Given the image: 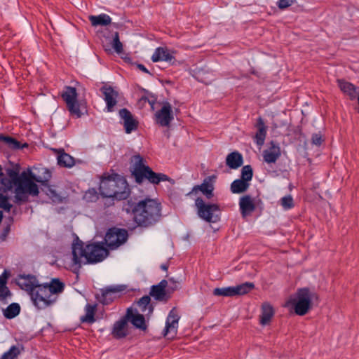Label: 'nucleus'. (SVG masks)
I'll return each instance as SVG.
<instances>
[{
    "mask_svg": "<svg viewBox=\"0 0 359 359\" xmlns=\"http://www.w3.org/2000/svg\"><path fill=\"white\" fill-rule=\"evenodd\" d=\"M43 191L50 199L55 203H62L63 199L66 198L65 194L59 191L54 186H46Z\"/></svg>",
    "mask_w": 359,
    "mask_h": 359,
    "instance_id": "nucleus-29",
    "label": "nucleus"
},
{
    "mask_svg": "<svg viewBox=\"0 0 359 359\" xmlns=\"http://www.w3.org/2000/svg\"><path fill=\"white\" fill-rule=\"evenodd\" d=\"M280 148L274 142H271V146L263 152V158L267 163H273L280 156Z\"/></svg>",
    "mask_w": 359,
    "mask_h": 359,
    "instance_id": "nucleus-21",
    "label": "nucleus"
},
{
    "mask_svg": "<svg viewBox=\"0 0 359 359\" xmlns=\"http://www.w3.org/2000/svg\"><path fill=\"white\" fill-rule=\"evenodd\" d=\"M252 283H244L236 286L215 288L213 294L216 296L234 297L244 295L254 288Z\"/></svg>",
    "mask_w": 359,
    "mask_h": 359,
    "instance_id": "nucleus-9",
    "label": "nucleus"
},
{
    "mask_svg": "<svg viewBox=\"0 0 359 359\" xmlns=\"http://www.w3.org/2000/svg\"><path fill=\"white\" fill-rule=\"evenodd\" d=\"M252 177V169L250 165H245L241 170V179L248 182Z\"/></svg>",
    "mask_w": 359,
    "mask_h": 359,
    "instance_id": "nucleus-42",
    "label": "nucleus"
},
{
    "mask_svg": "<svg viewBox=\"0 0 359 359\" xmlns=\"http://www.w3.org/2000/svg\"><path fill=\"white\" fill-rule=\"evenodd\" d=\"M149 104H150L151 106H153L154 102H150V101H149Z\"/></svg>",
    "mask_w": 359,
    "mask_h": 359,
    "instance_id": "nucleus-55",
    "label": "nucleus"
},
{
    "mask_svg": "<svg viewBox=\"0 0 359 359\" xmlns=\"http://www.w3.org/2000/svg\"><path fill=\"white\" fill-rule=\"evenodd\" d=\"M122 290L121 286H109L102 290V294L106 297L111 293H116Z\"/></svg>",
    "mask_w": 359,
    "mask_h": 359,
    "instance_id": "nucleus-46",
    "label": "nucleus"
},
{
    "mask_svg": "<svg viewBox=\"0 0 359 359\" xmlns=\"http://www.w3.org/2000/svg\"><path fill=\"white\" fill-rule=\"evenodd\" d=\"M8 179L15 182V200L16 203H25L28 201V196H36L39 191L36 184L28 177L27 172L24 171L20 175L15 170H8Z\"/></svg>",
    "mask_w": 359,
    "mask_h": 359,
    "instance_id": "nucleus-2",
    "label": "nucleus"
},
{
    "mask_svg": "<svg viewBox=\"0 0 359 359\" xmlns=\"http://www.w3.org/2000/svg\"><path fill=\"white\" fill-rule=\"evenodd\" d=\"M146 100H147V98H145V97H142V98L141 99V101H144V102H145Z\"/></svg>",
    "mask_w": 359,
    "mask_h": 359,
    "instance_id": "nucleus-54",
    "label": "nucleus"
},
{
    "mask_svg": "<svg viewBox=\"0 0 359 359\" xmlns=\"http://www.w3.org/2000/svg\"><path fill=\"white\" fill-rule=\"evenodd\" d=\"M273 314L274 311L273 307L269 303L263 304L262 306V315L260 316V323L262 325L269 324Z\"/></svg>",
    "mask_w": 359,
    "mask_h": 359,
    "instance_id": "nucleus-31",
    "label": "nucleus"
},
{
    "mask_svg": "<svg viewBox=\"0 0 359 359\" xmlns=\"http://www.w3.org/2000/svg\"><path fill=\"white\" fill-rule=\"evenodd\" d=\"M161 269H163V271H167V270H168V266L167 264H162V265L161 266Z\"/></svg>",
    "mask_w": 359,
    "mask_h": 359,
    "instance_id": "nucleus-50",
    "label": "nucleus"
},
{
    "mask_svg": "<svg viewBox=\"0 0 359 359\" xmlns=\"http://www.w3.org/2000/svg\"><path fill=\"white\" fill-rule=\"evenodd\" d=\"M274 128L277 127L276 124H274L273 126Z\"/></svg>",
    "mask_w": 359,
    "mask_h": 359,
    "instance_id": "nucleus-56",
    "label": "nucleus"
},
{
    "mask_svg": "<svg viewBox=\"0 0 359 359\" xmlns=\"http://www.w3.org/2000/svg\"><path fill=\"white\" fill-rule=\"evenodd\" d=\"M323 141L322 135L320 133H316L312 135L311 142L313 145L320 146Z\"/></svg>",
    "mask_w": 359,
    "mask_h": 359,
    "instance_id": "nucleus-48",
    "label": "nucleus"
},
{
    "mask_svg": "<svg viewBox=\"0 0 359 359\" xmlns=\"http://www.w3.org/2000/svg\"><path fill=\"white\" fill-rule=\"evenodd\" d=\"M48 290L53 294V297H56L58 293H60L64 290V284L58 279H53L50 284H48Z\"/></svg>",
    "mask_w": 359,
    "mask_h": 359,
    "instance_id": "nucleus-37",
    "label": "nucleus"
},
{
    "mask_svg": "<svg viewBox=\"0 0 359 359\" xmlns=\"http://www.w3.org/2000/svg\"><path fill=\"white\" fill-rule=\"evenodd\" d=\"M7 279L8 276L6 272H4L0 276V301H6L11 295L10 290L6 287Z\"/></svg>",
    "mask_w": 359,
    "mask_h": 359,
    "instance_id": "nucleus-33",
    "label": "nucleus"
},
{
    "mask_svg": "<svg viewBox=\"0 0 359 359\" xmlns=\"http://www.w3.org/2000/svg\"><path fill=\"white\" fill-rule=\"evenodd\" d=\"M88 18L93 27L107 26L111 22L110 16L104 13L98 15H90Z\"/></svg>",
    "mask_w": 359,
    "mask_h": 359,
    "instance_id": "nucleus-32",
    "label": "nucleus"
},
{
    "mask_svg": "<svg viewBox=\"0 0 359 359\" xmlns=\"http://www.w3.org/2000/svg\"><path fill=\"white\" fill-rule=\"evenodd\" d=\"M119 116L123 121L126 133H130L137 127V121L133 118L131 113L126 109H122L119 111Z\"/></svg>",
    "mask_w": 359,
    "mask_h": 359,
    "instance_id": "nucleus-19",
    "label": "nucleus"
},
{
    "mask_svg": "<svg viewBox=\"0 0 359 359\" xmlns=\"http://www.w3.org/2000/svg\"><path fill=\"white\" fill-rule=\"evenodd\" d=\"M137 67L144 72L149 73V71L142 65H138Z\"/></svg>",
    "mask_w": 359,
    "mask_h": 359,
    "instance_id": "nucleus-49",
    "label": "nucleus"
},
{
    "mask_svg": "<svg viewBox=\"0 0 359 359\" xmlns=\"http://www.w3.org/2000/svg\"><path fill=\"white\" fill-rule=\"evenodd\" d=\"M174 119L172 105L169 102H163L161 108L155 114V121L163 127H168Z\"/></svg>",
    "mask_w": 359,
    "mask_h": 359,
    "instance_id": "nucleus-11",
    "label": "nucleus"
},
{
    "mask_svg": "<svg viewBox=\"0 0 359 359\" xmlns=\"http://www.w3.org/2000/svg\"><path fill=\"white\" fill-rule=\"evenodd\" d=\"M31 299L35 306L42 309L53 304L56 301L57 297H53V294H51V292L48 290V284H39L34 291L32 292Z\"/></svg>",
    "mask_w": 359,
    "mask_h": 359,
    "instance_id": "nucleus-8",
    "label": "nucleus"
},
{
    "mask_svg": "<svg viewBox=\"0 0 359 359\" xmlns=\"http://www.w3.org/2000/svg\"><path fill=\"white\" fill-rule=\"evenodd\" d=\"M28 177L31 181L38 182H48L51 177V173L49 170L44 167L34 168L27 171Z\"/></svg>",
    "mask_w": 359,
    "mask_h": 359,
    "instance_id": "nucleus-17",
    "label": "nucleus"
},
{
    "mask_svg": "<svg viewBox=\"0 0 359 359\" xmlns=\"http://www.w3.org/2000/svg\"><path fill=\"white\" fill-rule=\"evenodd\" d=\"M128 334V322L126 319L117 321L113 328L112 334L116 338H123Z\"/></svg>",
    "mask_w": 359,
    "mask_h": 359,
    "instance_id": "nucleus-30",
    "label": "nucleus"
},
{
    "mask_svg": "<svg viewBox=\"0 0 359 359\" xmlns=\"http://www.w3.org/2000/svg\"><path fill=\"white\" fill-rule=\"evenodd\" d=\"M243 158L238 151H233L227 155L226 164L231 169H237L243 165Z\"/></svg>",
    "mask_w": 359,
    "mask_h": 359,
    "instance_id": "nucleus-27",
    "label": "nucleus"
},
{
    "mask_svg": "<svg viewBox=\"0 0 359 359\" xmlns=\"http://www.w3.org/2000/svg\"><path fill=\"white\" fill-rule=\"evenodd\" d=\"M168 281L162 280L151 288L150 295L157 301H166L170 298V289L166 290Z\"/></svg>",
    "mask_w": 359,
    "mask_h": 359,
    "instance_id": "nucleus-15",
    "label": "nucleus"
},
{
    "mask_svg": "<svg viewBox=\"0 0 359 359\" xmlns=\"http://www.w3.org/2000/svg\"><path fill=\"white\" fill-rule=\"evenodd\" d=\"M131 163V172L138 184H141L145 179L154 184H158L161 181L168 180L167 175L154 172L146 165L145 161L140 155L133 156Z\"/></svg>",
    "mask_w": 359,
    "mask_h": 359,
    "instance_id": "nucleus-5",
    "label": "nucleus"
},
{
    "mask_svg": "<svg viewBox=\"0 0 359 359\" xmlns=\"http://www.w3.org/2000/svg\"><path fill=\"white\" fill-rule=\"evenodd\" d=\"M104 95V100L107 104L108 111H114V107L116 105L118 99V92L110 86H104L101 88Z\"/></svg>",
    "mask_w": 359,
    "mask_h": 359,
    "instance_id": "nucleus-18",
    "label": "nucleus"
},
{
    "mask_svg": "<svg viewBox=\"0 0 359 359\" xmlns=\"http://www.w3.org/2000/svg\"><path fill=\"white\" fill-rule=\"evenodd\" d=\"M240 210L243 217L250 215L255 209L253 200L250 196H245L241 198L239 201Z\"/></svg>",
    "mask_w": 359,
    "mask_h": 359,
    "instance_id": "nucleus-24",
    "label": "nucleus"
},
{
    "mask_svg": "<svg viewBox=\"0 0 359 359\" xmlns=\"http://www.w3.org/2000/svg\"><path fill=\"white\" fill-rule=\"evenodd\" d=\"M16 283L21 289L27 291L30 296L39 285L36 277L31 275H20L16 279Z\"/></svg>",
    "mask_w": 359,
    "mask_h": 359,
    "instance_id": "nucleus-16",
    "label": "nucleus"
},
{
    "mask_svg": "<svg viewBox=\"0 0 359 359\" xmlns=\"http://www.w3.org/2000/svg\"><path fill=\"white\" fill-rule=\"evenodd\" d=\"M9 198L3 193L0 194V208L3 209L6 212H10L12 204L8 201Z\"/></svg>",
    "mask_w": 359,
    "mask_h": 359,
    "instance_id": "nucleus-41",
    "label": "nucleus"
},
{
    "mask_svg": "<svg viewBox=\"0 0 359 359\" xmlns=\"http://www.w3.org/2000/svg\"><path fill=\"white\" fill-rule=\"evenodd\" d=\"M215 176H209L203 180L201 185H197L193 187L192 190L187 194L188 196L196 194L199 191H201L208 198L212 196V191L214 189L213 182L215 181Z\"/></svg>",
    "mask_w": 359,
    "mask_h": 359,
    "instance_id": "nucleus-14",
    "label": "nucleus"
},
{
    "mask_svg": "<svg viewBox=\"0 0 359 359\" xmlns=\"http://www.w3.org/2000/svg\"><path fill=\"white\" fill-rule=\"evenodd\" d=\"M95 309L96 305L87 304L85 307L86 314L81 318V320L83 323H94Z\"/></svg>",
    "mask_w": 359,
    "mask_h": 359,
    "instance_id": "nucleus-36",
    "label": "nucleus"
},
{
    "mask_svg": "<svg viewBox=\"0 0 359 359\" xmlns=\"http://www.w3.org/2000/svg\"><path fill=\"white\" fill-rule=\"evenodd\" d=\"M150 302L151 299L149 296L146 295L140 298L137 303L139 308L137 312H141L142 314H144L145 316H149L154 311V307L150 304Z\"/></svg>",
    "mask_w": 359,
    "mask_h": 359,
    "instance_id": "nucleus-28",
    "label": "nucleus"
},
{
    "mask_svg": "<svg viewBox=\"0 0 359 359\" xmlns=\"http://www.w3.org/2000/svg\"><path fill=\"white\" fill-rule=\"evenodd\" d=\"M151 60L154 62L160 61L172 63L175 57L170 50L166 48H157L152 55Z\"/></svg>",
    "mask_w": 359,
    "mask_h": 359,
    "instance_id": "nucleus-20",
    "label": "nucleus"
},
{
    "mask_svg": "<svg viewBox=\"0 0 359 359\" xmlns=\"http://www.w3.org/2000/svg\"><path fill=\"white\" fill-rule=\"evenodd\" d=\"M57 159V163L61 166L70 168L74 165V158L65 152L59 153Z\"/></svg>",
    "mask_w": 359,
    "mask_h": 359,
    "instance_id": "nucleus-35",
    "label": "nucleus"
},
{
    "mask_svg": "<svg viewBox=\"0 0 359 359\" xmlns=\"http://www.w3.org/2000/svg\"><path fill=\"white\" fill-rule=\"evenodd\" d=\"M104 49L106 51H110V48L109 47H107L106 46H104Z\"/></svg>",
    "mask_w": 359,
    "mask_h": 359,
    "instance_id": "nucleus-51",
    "label": "nucleus"
},
{
    "mask_svg": "<svg viewBox=\"0 0 359 359\" xmlns=\"http://www.w3.org/2000/svg\"><path fill=\"white\" fill-rule=\"evenodd\" d=\"M0 142H4L10 149H18L21 148L20 143L18 140L11 137L4 136L2 135H0Z\"/></svg>",
    "mask_w": 359,
    "mask_h": 359,
    "instance_id": "nucleus-39",
    "label": "nucleus"
},
{
    "mask_svg": "<svg viewBox=\"0 0 359 359\" xmlns=\"http://www.w3.org/2000/svg\"><path fill=\"white\" fill-rule=\"evenodd\" d=\"M176 287H177L176 286L172 287L171 292H172L176 289Z\"/></svg>",
    "mask_w": 359,
    "mask_h": 359,
    "instance_id": "nucleus-53",
    "label": "nucleus"
},
{
    "mask_svg": "<svg viewBox=\"0 0 359 359\" xmlns=\"http://www.w3.org/2000/svg\"><path fill=\"white\" fill-rule=\"evenodd\" d=\"M180 317L175 308H173L169 313L164 330V335L173 338L176 336L178 328V323Z\"/></svg>",
    "mask_w": 359,
    "mask_h": 359,
    "instance_id": "nucleus-12",
    "label": "nucleus"
},
{
    "mask_svg": "<svg viewBox=\"0 0 359 359\" xmlns=\"http://www.w3.org/2000/svg\"><path fill=\"white\" fill-rule=\"evenodd\" d=\"M294 4V0H279L277 6L280 10H284Z\"/></svg>",
    "mask_w": 359,
    "mask_h": 359,
    "instance_id": "nucleus-47",
    "label": "nucleus"
},
{
    "mask_svg": "<svg viewBox=\"0 0 359 359\" xmlns=\"http://www.w3.org/2000/svg\"><path fill=\"white\" fill-rule=\"evenodd\" d=\"M1 182L3 186V191L5 193L11 191L13 187H15V182L7 177L1 178Z\"/></svg>",
    "mask_w": 359,
    "mask_h": 359,
    "instance_id": "nucleus-44",
    "label": "nucleus"
},
{
    "mask_svg": "<svg viewBox=\"0 0 359 359\" xmlns=\"http://www.w3.org/2000/svg\"><path fill=\"white\" fill-rule=\"evenodd\" d=\"M126 317L136 327L142 330L146 329L144 314H140L136 311L133 312L132 309H128Z\"/></svg>",
    "mask_w": 359,
    "mask_h": 359,
    "instance_id": "nucleus-23",
    "label": "nucleus"
},
{
    "mask_svg": "<svg viewBox=\"0 0 359 359\" xmlns=\"http://www.w3.org/2000/svg\"><path fill=\"white\" fill-rule=\"evenodd\" d=\"M338 85L341 90L348 95L351 100H354L357 97L359 93V88L344 80H338Z\"/></svg>",
    "mask_w": 359,
    "mask_h": 359,
    "instance_id": "nucleus-25",
    "label": "nucleus"
},
{
    "mask_svg": "<svg viewBox=\"0 0 359 359\" xmlns=\"http://www.w3.org/2000/svg\"><path fill=\"white\" fill-rule=\"evenodd\" d=\"M108 252L102 244L93 243L83 247V243L76 237L72 245V266L74 270L81 264L102 262L107 257Z\"/></svg>",
    "mask_w": 359,
    "mask_h": 359,
    "instance_id": "nucleus-1",
    "label": "nucleus"
},
{
    "mask_svg": "<svg viewBox=\"0 0 359 359\" xmlns=\"http://www.w3.org/2000/svg\"><path fill=\"white\" fill-rule=\"evenodd\" d=\"M2 167L0 165V175H2Z\"/></svg>",
    "mask_w": 359,
    "mask_h": 359,
    "instance_id": "nucleus-52",
    "label": "nucleus"
},
{
    "mask_svg": "<svg viewBox=\"0 0 359 359\" xmlns=\"http://www.w3.org/2000/svg\"><path fill=\"white\" fill-rule=\"evenodd\" d=\"M20 307L16 303H13L10 304L6 310L4 311V315L6 318L11 319L16 316H18L20 313Z\"/></svg>",
    "mask_w": 359,
    "mask_h": 359,
    "instance_id": "nucleus-38",
    "label": "nucleus"
},
{
    "mask_svg": "<svg viewBox=\"0 0 359 359\" xmlns=\"http://www.w3.org/2000/svg\"><path fill=\"white\" fill-rule=\"evenodd\" d=\"M133 212L136 223L140 226H148L159 219L161 204L154 199L146 198L137 204Z\"/></svg>",
    "mask_w": 359,
    "mask_h": 359,
    "instance_id": "nucleus-3",
    "label": "nucleus"
},
{
    "mask_svg": "<svg viewBox=\"0 0 359 359\" xmlns=\"http://www.w3.org/2000/svg\"><path fill=\"white\" fill-rule=\"evenodd\" d=\"M67 107L71 115L76 118H80L86 113V107L85 104L79 102L77 100V93L75 88L67 86L62 94Z\"/></svg>",
    "mask_w": 359,
    "mask_h": 359,
    "instance_id": "nucleus-6",
    "label": "nucleus"
},
{
    "mask_svg": "<svg viewBox=\"0 0 359 359\" xmlns=\"http://www.w3.org/2000/svg\"><path fill=\"white\" fill-rule=\"evenodd\" d=\"M118 175H114L102 180L100 185V191L104 197L112 198L115 195V189L117 184Z\"/></svg>",
    "mask_w": 359,
    "mask_h": 359,
    "instance_id": "nucleus-13",
    "label": "nucleus"
},
{
    "mask_svg": "<svg viewBox=\"0 0 359 359\" xmlns=\"http://www.w3.org/2000/svg\"><path fill=\"white\" fill-rule=\"evenodd\" d=\"M280 205L285 210H288L294 206L293 198L290 195L283 197L280 199Z\"/></svg>",
    "mask_w": 359,
    "mask_h": 359,
    "instance_id": "nucleus-45",
    "label": "nucleus"
},
{
    "mask_svg": "<svg viewBox=\"0 0 359 359\" xmlns=\"http://www.w3.org/2000/svg\"><path fill=\"white\" fill-rule=\"evenodd\" d=\"M20 353V351L18 347L13 346L6 353L3 354L0 359H15Z\"/></svg>",
    "mask_w": 359,
    "mask_h": 359,
    "instance_id": "nucleus-40",
    "label": "nucleus"
},
{
    "mask_svg": "<svg viewBox=\"0 0 359 359\" xmlns=\"http://www.w3.org/2000/svg\"><path fill=\"white\" fill-rule=\"evenodd\" d=\"M111 46L117 53H121L123 51V45L119 40V36L118 32L114 33Z\"/></svg>",
    "mask_w": 359,
    "mask_h": 359,
    "instance_id": "nucleus-43",
    "label": "nucleus"
},
{
    "mask_svg": "<svg viewBox=\"0 0 359 359\" xmlns=\"http://www.w3.org/2000/svg\"><path fill=\"white\" fill-rule=\"evenodd\" d=\"M198 215L202 219L215 223L220 219V208L218 205L214 203H205L201 198H197L195 201Z\"/></svg>",
    "mask_w": 359,
    "mask_h": 359,
    "instance_id": "nucleus-7",
    "label": "nucleus"
},
{
    "mask_svg": "<svg viewBox=\"0 0 359 359\" xmlns=\"http://www.w3.org/2000/svg\"><path fill=\"white\" fill-rule=\"evenodd\" d=\"M256 128L257 131L254 138L258 146H262L264 143L266 135V126H265L263 119L260 117L257 119Z\"/></svg>",
    "mask_w": 359,
    "mask_h": 359,
    "instance_id": "nucleus-26",
    "label": "nucleus"
},
{
    "mask_svg": "<svg viewBox=\"0 0 359 359\" xmlns=\"http://www.w3.org/2000/svg\"><path fill=\"white\" fill-rule=\"evenodd\" d=\"M249 183L242 180H236L231 184V191L233 194H240L245 191Z\"/></svg>",
    "mask_w": 359,
    "mask_h": 359,
    "instance_id": "nucleus-34",
    "label": "nucleus"
},
{
    "mask_svg": "<svg viewBox=\"0 0 359 359\" xmlns=\"http://www.w3.org/2000/svg\"><path fill=\"white\" fill-rule=\"evenodd\" d=\"M128 238V232L124 229H111L106 233L104 241L111 248L115 249L123 244Z\"/></svg>",
    "mask_w": 359,
    "mask_h": 359,
    "instance_id": "nucleus-10",
    "label": "nucleus"
},
{
    "mask_svg": "<svg viewBox=\"0 0 359 359\" xmlns=\"http://www.w3.org/2000/svg\"><path fill=\"white\" fill-rule=\"evenodd\" d=\"M115 195L112 198L118 200L126 199L129 196V188L126 180L119 175L118 177L117 184L115 187Z\"/></svg>",
    "mask_w": 359,
    "mask_h": 359,
    "instance_id": "nucleus-22",
    "label": "nucleus"
},
{
    "mask_svg": "<svg viewBox=\"0 0 359 359\" xmlns=\"http://www.w3.org/2000/svg\"><path fill=\"white\" fill-rule=\"evenodd\" d=\"M318 302V294L306 287L299 289L297 292L290 296L284 304L287 308H292L296 314L304 316Z\"/></svg>",
    "mask_w": 359,
    "mask_h": 359,
    "instance_id": "nucleus-4",
    "label": "nucleus"
}]
</instances>
